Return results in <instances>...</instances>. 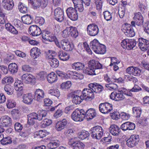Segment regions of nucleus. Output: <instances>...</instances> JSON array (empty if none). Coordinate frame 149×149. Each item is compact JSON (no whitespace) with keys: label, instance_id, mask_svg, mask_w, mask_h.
<instances>
[{"label":"nucleus","instance_id":"nucleus-1","mask_svg":"<svg viewBox=\"0 0 149 149\" xmlns=\"http://www.w3.org/2000/svg\"><path fill=\"white\" fill-rule=\"evenodd\" d=\"M88 86L89 88H85L83 90L82 95L84 98L86 97L85 98L90 100L94 99L95 94L100 93L103 88L102 85L96 83L90 84Z\"/></svg>","mask_w":149,"mask_h":149},{"label":"nucleus","instance_id":"nucleus-2","mask_svg":"<svg viewBox=\"0 0 149 149\" xmlns=\"http://www.w3.org/2000/svg\"><path fill=\"white\" fill-rule=\"evenodd\" d=\"M90 46L92 49L96 53L103 54L106 52L105 46L100 43L96 39L90 43Z\"/></svg>","mask_w":149,"mask_h":149},{"label":"nucleus","instance_id":"nucleus-3","mask_svg":"<svg viewBox=\"0 0 149 149\" xmlns=\"http://www.w3.org/2000/svg\"><path fill=\"white\" fill-rule=\"evenodd\" d=\"M91 131V137L93 139L98 140L101 138L103 134L102 128L99 126H96L92 128Z\"/></svg>","mask_w":149,"mask_h":149},{"label":"nucleus","instance_id":"nucleus-4","mask_svg":"<svg viewBox=\"0 0 149 149\" xmlns=\"http://www.w3.org/2000/svg\"><path fill=\"white\" fill-rule=\"evenodd\" d=\"M85 113L84 110L81 109L79 110L77 109L72 114V118L75 121H82L85 118Z\"/></svg>","mask_w":149,"mask_h":149},{"label":"nucleus","instance_id":"nucleus-5","mask_svg":"<svg viewBox=\"0 0 149 149\" xmlns=\"http://www.w3.org/2000/svg\"><path fill=\"white\" fill-rule=\"evenodd\" d=\"M136 42L134 39H126L123 40L121 43V45L124 49L130 50L136 46Z\"/></svg>","mask_w":149,"mask_h":149},{"label":"nucleus","instance_id":"nucleus-6","mask_svg":"<svg viewBox=\"0 0 149 149\" xmlns=\"http://www.w3.org/2000/svg\"><path fill=\"white\" fill-rule=\"evenodd\" d=\"M47 110H42L38 111V114L35 112L29 114L28 116L35 120H41L44 117L47 116Z\"/></svg>","mask_w":149,"mask_h":149},{"label":"nucleus","instance_id":"nucleus-7","mask_svg":"<svg viewBox=\"0 0 149 149\" xmlns=\"http://www.w3.org/2000/svg\"><path fill=\"white\" fill-rule=\"evenodd\" d=\"M78 91V90L72 91L68 95L69 97L72 98V102L76 104H79L82 100L85 99L82 95L79 96L77 94V92Z\"/></svg>","mask_w":149,"mask_h":149},{"label":"nucleus","instance_id":"nucleus-8","mask_svg":"<svg viewBox=\"0 0 149 149\" xmlns=\"http://www.w3.org/2000/svg\"><path fill=\"white\" fill-rule=\"evenodd\" d=\"M139 141V136L133 134L126 141L127 145L130 147H133L136 145Z\"/></svg>","mask_w":149,"mask_h":149},{"label":"nucleus","instance_id":"nucleus-9","mask_svg":"<svg viewBox=\"0 0 149 149\" xmlns=\"http://www.w3.org/2000/svg\"><path fill=\"white\" fill-rule=\"evenodd\" d=\"M66 12L68 17L72 20L76 21L77 19L78 15L75 8L69 7L67 9Z\"/></svg>","mask_w":149,"mask_h":149},{"label":"nucleus","instance_id":"nucleus-10","mask_svg":"<svg viewBox=\"0 0 149 149\" xmlns=\"http://www.w3.org/2000/svg\"><path fill=\"white\" fill-rule=\"evenodd\" d=\"M99 109L101 113L104 114L107 113L112 110V105L108 102L101 103L99 105Z\"/></svg>","mask_w":149,"mask_h":149},{"label":"nucleus","instance_id":"nucleus-11","mask_svg":"<svg viewBox=\"0 0 149 149\" xmlns=\"http://www.w3.org/2000/svg\"><path fill=\"white\" fill-rule=\"evenodd\" d=\"M87 31L88 34L91 36H95L99 33V29L95 24H90L88 26Z\"/></svg>","mask_w":149,"mask_h":149},{"label":"nucleus","instance_id":"nucleus-12","mask_svg":"<svg viewBox=\"0 0 149 149\" xmlns=\"http://www.w3.org/2000/svg\"><path fill=\"white\" fill-rule=\"evenodd\" d=\"M134 18L136 21H133L131 22V25H132L134 27H136V26H140L143 24V17L140 13L139 12L136 14Z\"/></svg>","mask_w":149,"mask_h":149},{"label":"nucleus","instance_id":"nucleus-13","mask_svg":"<svg viewBox=\"0 0 149 149\" xmlns=\"http://www.w3.org/2000/svg\"><path fill=\"white\" fill-rule=\"evenodd\" d=\"M60 43L62 48L66 51H71L74 48V45L71 44L68 40L67 39L61 40Z\"/></svg>","mask_w":149,"mask_h":149},{"label":"nucleus","instance_id":"nucleus-14","mask_svg":"<svg viewBox=\"0 0 149 149\" xmlns=\"http://www.w3.org/2000/svg\"><path fill=\"white\" fill-rule=\"evenodd\" d=\"M63 11L60 8L58 7L54 10V18L59 22H62L64 19Z\"/></svg>","mask_w":149,"mask_h":149},{"label":"nucleus","instance_id":"nucleus-15","mask_svg":"<svg viewBox=\"0 0 149 149\" xmlns=\"http://www.w3.org/2000/svg\"><path fill=\"white\" fill-rule=\"evenodd\" d=\"M29 31L30 34L32 36H37L40 35L42 33L40 28L36 25L30 26Z\"/></svg>","mask_w":149,"mask_h":149},{"label":"nucleus","instance_id":"nucleus-16","mask_svg":"<svg viewBox=\"0 0 149 149\" xmlns=\"http://www.w3.org/2000/svg\"><path fill=\"white\" fill-rule=\"evenodd\" d=\"M134 27L132 25L129 26H125L122 30L125 35L128 36L132 37L135 35V33L134 31Z\"/></svg>","mask_w":149,"mask_h":149},{"label":"nucleus","instance_id":"nucleus-17","mask_svg":"<svg viewBox=\"0 0 149 149\" xmlns=\"http://www.w3.org/2000/svg\"><path fill=\"white\" fill-rule=\"evenodd\" d=\"M139 46L143 51L147 50L149 47V40L140 38L139 39Z\"/></svg>","mask_w":149,"mask_h":149},{"label":"nucleus","instance_id":"nucleus-18","mask_svg":"<svg viewBox=\"0 0 149 149\" xmlns=\"http://www.w3.org/2000/svg\"><path fill=\"white\" fill-rule=\"evenodd\" d=\"M2 3L3 8L8 10H12L14 5L13 0H3Z\"/></svg>","mask_w":149,"mask_h":149},{"label":"nucleus","instance_id":"nucleus-19","mask_svg":"<svg viewBox=\"0 0 149 149\" xmlns=\"http://www.w3.org/2000/svg\"><path fill=\"white\" fill-rule=\"evenodd\" d=\"M67 121L66 119H63L58 122L56 124V129L58 131H60L64 129L67 124Z\"/></svg>","mask_w":149,"mask_h":149},{"label":"nucleus","instance_id":"nucleus-20","mask_svg":"<svg viewBox=\"0 0 149 149\" xmlns=\"http://www.w3.org/2000/svg\"><path fill=\"white\" fill-rule=\"evenodd\" d=\"M22 79L23 81L26 83H33L35 81V77L30 74H24L22 77Z\"/></svg>","mask_w":149,"mask_h":149},{"label":"nucleus","instance_id":"nucleus-21","mask_svg":"<svg viewBox=\"0 0 149 149\" xmlns=\"http://www.w3.org/2000/svg\"><path fill=\"white\" fill-rule=\"evenodd\" d=\"M135 125L134 123L130 122L124 123L120 127L124 131L133 130L135 129Z\"/></svg>","mask_w":149,"mask_h":149},{"label":"nucleus","instance_id":"nucleus-22","mask_svg":"<svg viewBox=\"0 0 149 149\" xmlns=\"http://www.w3.org/2000/svg\"><path fill=\"white\" fill-rule=\"evenodd\" d=\"M85 113L84 115L85 116V118L87 120L92 119L96 115L95 110L92 108L88 109L86 112L85 111Z\"/></svg>","mask_w":149,"mask_h":149},{"label":"nucleus","instance_id":"nucleus-23","mask_svg":"<svg viewBox=\"0 0 149 149\" xmlns=\"http://www.w3.org/2000/svg\"><path fill=\"white\" fill-rule=\"evenodd\" d=\"M44 92L43 90L40 89H37L35 93V98L38 101H41L44 98Z\"/></svg>","mask_w":149,"mask_h":149},{"label":"nucleus","instance_id":"nucleus-24","mask_svg":"<svg viewBox=\"0 0 149 149\" xmlns=\"http://www.w3.org/2000/svg\"><path fill=\"white\" fill-rule=\"evenodd\" d=\"M88 65L90 67H92L94 70L102 68V65L98 61L95 60H91L88 62Z\"/></svg>","mask_w":149,"mask_h":149},{"label":"nucleus","instance_id":"nucleus-25","mask_svg":"<svg viewBox=\"0 0 149 149\" xmlns=\"http://www.w3.org/2000/svg\"><path fill=\"white\" fill-rule=\"evenodd\" d=\"M109 130L110 133L114 136L118 135L120 132V129L115 125H111L109 128Z\"/></svg>","mask_w":149,"mask_h":149},{"label":"nucleus","instance_id":"nucleus-26","mask_svg":"<svg viewBox=\"0 0 149 149\" xmlns=\"http://www.w3.org/2000/svg\"><path fill=\"white\" fill-rule=\"evenodd\" d=\"M40 51L38 48L33 47L30 50V55L34 59L37 58L40 56L41 54Z\"/></svg>","mask_w":149,"mask_h":149},{"label":"nucleus","instance_id":"nucleus-27","mask_svg":"<svg viewBox=\"0 0 149 149\" xmlns=\"http://www.w3.org/2000/svg\"><path fill=\"white\" fill-rule=\"evenodd\" d=\"M12 123V120L8 116H3L1 124L3 127L10 126Z\"/></svg>","mask_w":149,"mask_h":149},{"label":"nucleus","instance_id":"nucleus-28","mask_svg":"<svg viewBox=\"0 0 149 149\" xmlns=\"http://www.w3.org/2000/svg\"><path fill=\"white\" fill-rule=\"evenodd\" d=\"M23 101L27 104H30L32 102L33 97L31 93L24 94L23 96Z\"/></svg>","mask_w":149,"mask_h":149},{"label":"nucleus","instance_id":"nucleus-29","mask_svg":"<svg viewBox=\"0 0 149 149\" xmlns=\"http://www.w3.org/2000/svg\"><path fill=\"white\" fill-rule=\"evenodd\" d=\"M14 86L15 90L17 91H20V95H22L23 93L22 91L23 89L24 86L23 83L20 81L18 80L15 83Z\"/></svg>","mask_w":149,"mask_h":149},{"label":"nucleus","instance_id":"nucleus-30","mask_svg":"<svg viewBox=\"0 0 149 149\" xmlns=\"http://www.w3.org/2000/svg\"><path fill=\"white\" fill-rule=\"evenodd\" d=\"M21 19L22 22L24 24H31L33 20V17L28 14L22 17Z\"/></svg>","mask_w":149,"mask_h":149},{"label":"nucleus","instance_id":"nucleus-31","mask_svg":"<svg viewBox=\"0 0 149 149\" xmlns=\"http://www.w3.org/2000/svg\"><path fill=\"white\" fill-rule=\"evenodd\" d=\"M57 74L55 73L54 72H52L49 74L47 77V80L48 82L50 83H52L57 80Z\"/></svg>","mask_w":149,"mask_h":149},{"label":"nucleus","instance_id":"nucleus-32","mask_svg":"<svg viewBox=\"0 0 149 149\" xmlns=\"http://www.w3.org/2000/svg\"><path fill=\"white\" fill-rule=\"evenodd\" d=\"M58 56L60 59L62 61H66L69 58V56L67 54L62 51L58 52Z\"/></svg>","mask_w":149,"mask_h":149},{"label":"nucleus","instance_id":"nucleus-33","mask_svg":"<svg viewBox=\"0 0 149 149\" xmlns=\"http://www.w3.org/2000/svg\"><path fill=\"white\" fill-rule=\"evenodd\" d=\"M88 67H85L84 70V73L90 75H95L96 73L95 70L92 67H90L88 63Z\"/></svg>","mask_w":149,"mask_h":149},{"label":"nucleus","instance_id":"nucleus-34","mask_svg":"<svg viewBox=\"0 0 149 149\" xmlns=\"http://www.w3.org/2000/svg\"><path fill=\"white\" fill-rule=\"evenodd\" d=\"M6 29L7 31H8L14 34H16L18 33L17 31L14 27L9 23L5 24Z\"/></svg>","mask_w":149,"mask_h":149},{"label":"nucleus","instance_id":"nucleus-35","mask_svg":"<svg viewBox=\"0 0 149 149\" xmlns=\"http://www.w3.org/2000/svg\"><path fill=\"white\" fill-rule=\"evenodd\" d=\"M60 145V143L58 140L53 141L50 142L47 144V146L49 148L51 149H54Z\"/></svg>","mask_w":149,"mask_h":149},{"label":"nucleus","instance_id":"nucleus-36","mask_svg":"<svg viewBox=\"0 0 149 149\" xmlns=\"http://www.w3.org/2000/svg\"><path fill=\"white\" fill-rule=\"evenodd\" d=\"M133 116L137 118L140 117L141 113V110L139 107H134L132 108Z\"/></svg>","mask_w":149,"mask_h":149},{"label":"nucleus","instance_id":"nucleus-37","mask_svg":"<svg viewBox=\"0 0 149 149\" xmlns=\"http://www.w3.org/2000/svg\"><path fill=\"white\" fill-rule=\"evenodd\" d=\"M9 71L12 73H14L17 72L18 67L17 65L15 63H12L8 65Z\"/></svg>","mask_w":149,"mask_h":149},{"label":"nucleus","instance_id":"nucleus-38","mask_svg":"<svg viewBox=\"0 0 149 149\" xmlns=\"http://www.w3.org/2000/svg\"><path fill=\"white\" fill-rule=\"evenodd\" d=\"M84 67L83 63L79 62L74 63L72 65V68L77 70H81Z\"/></svg>","mask_w":149,"mask_h":149},{"label":"nucleus","instance_id":"nucleus-39","mask_svg":"<svg viewBox=\"0 0 149 149\" xmlns=\"http://www.w3.org/2000/svg\"><path fill=\"white\" fill-rule=\"evenodd\" d=\"M11 114L13 118L15 119L19 118L20 115L19 111L16 109H13L12 110Z\"/></svg>","mask_w":149,"mask_h":149},{"label":"nucleus","instance_id":"nucleus-40","mask_svg":"<svg viewBox=\"0 0 149 149\" xmlns=\"http://www.w3.org/2000/svg\"><path fill=\"white\" fill-rule=\"evenodd\" d=\"M78 142L72 143L73 149H83L84 147V144L81 142Z\"/></svg>","mask_w":149,"mask_h":149},{"label":"nucleus","instance_id":"nucleus-41","mask_svg":"<svg viewBox=\"0 0 149 149\" xmlns=\"http://www.w3.org/2000/svg\"><path fill=\"white\" fill-rule=\"evenodd\" d=\"M70 32L71 34L70 35L71 36L73 37H77L79 35L78 32L77 28L71 26L70 27Z\"/></svg>","mask_w":149,"mask_h":149},{"label":"nucleus","instance_id":"nucleus-42","mask_svg":"<svg viewBox=\"0 0 149 149\" xmlns=\"http://www.w3.org/2000/svg\"><path fill=\"white\" fill-rule=\"evenodd\" d=\"M13 81V78L12 77H5L2 80V83L4 84L8 85L12 83Z\"/></svg>","mask_w":149,"mask_h":149},{"label":"nucleus","instance_id":"nucleus-43","mask_svg":"<svg viewBox=\"0 0 149 149\" xmlns=\"http://www.w3.org/2000/svg\"><path fill=\"white\" fill-rule=\"evenodd\" d=\"M124 78L126 81H132L134 83H136L138 81V79L136 77L131 75H125Z\"/></svg>","mask_w":149,"mask_h":149},{"label":"nucleus","instance_id":"nucleus-44","mask_svg":"<svg viewBox=\"0 0 149 149\" xmlns=\"http://www.w3.org/2000/svg\"><path fill=\"white\" fill-rule=\"evenodd\" d=\"M49 63L51 66L53 68L58 67L59 65V61L55 58L52 59Z\"/></svg>","mask_w":149,"mask_h":149},{"label":"nucleus","instance_id":"nucleus-45","mask_svg":"<svg viewBox=\"0 0 149 149\" xmlns=\"http://www.w3.org/2000/svg\"><path fill=\"white\" fill-rule=\"evenodd\" d=\"M16 105V102L13 100L8 99L6 106L7 108L9 109H12L15 107Z\"/></svg>","mask_w":149,"mask_h":149},{"label":"nucleus","instance_id":"nucleus-46","mask_svg":"<svg viewBox=\"0 0 149 149\" xmlns=\"http://www.w3.org/2000/svg\"><path fill=\"white\" fill-rule=\"evenodd\" d=\"M48 93L57 97H59L60 95V92L57 89H50L48 91Z\"/></svg>","mask_w":149,"mask_h":149},{"label":"nucleus","instance_id":"nucleus-47","mask_svg":"<svg viewBox=\"0 0 149 149\" xmlns=\"http://www.w3.org/2000/svg\"><path fill=\"white\" fill-rule=\"evenodd\" d=\"M70 27H67L63 31L62 34V36L63 37L67 38L70 35Z\"/></svg>","mask_w":149,"mask_h":149},{"label":"nucleus","instance_id":"nucleus-48","mask_svg":"<svg viewBox=\"0 0 149 149\" xmlns=\"http://www.w3.org/2000/svg\"><path fill=\"white\" fill-rule=\"evenodd\" d=\"M89 135V133L87 131L82 132L79 134V138L81 139L84 140L88 137Z\"/></svg>","mask_w":149,"mask_h":149},{"label":"nucleus","instance_id":"nucleus-49","mask_svg":"<svg viewBox=\"0 0 149 149\" xmlns=\"http://www.w3.org/2000/svg\"><path fill=\"white\" fill-rule=\"evenodd\" d=\"M18 8L20 12L21 13H25L28 12L27 7L23 5L21 3H19Z\"/></svg>","mask_w":149,"mask_h":149},{"label":"nucleus","instance_id":"nucleus-50","mask_svg":"<svg viewBox=\"0 0 149 149\" xmlns=\"http://www.w3.org/2000/svg\"><path fill=\"white\" fill-rule=\"evenodd\" d=\"M42 34V38L45 40H46L48 39L49 38V37L51 35V33L47 30L43 31Z\"/></svg>","mask_w":149,"mask_h":149},{"label":"nucleus","instance_id":"nucleus-51","mask_svg":"<svg viewBox=\"0 0 149 149\" xmlns=\"http://www.w3.org/2000/svg\"><path fill=\"white\" fill-rule=\"evenodd\" d=\"M71 85L70 81H68L62 83L61 84V88L62 89H67L69 88Z\"/></svg>","mask_w":149,"mask_h":149},{"label":"nucleus","instance_id":"nucleus-52","mask_svg":"<svg viewBox=\"0 0 149 149\" xmlns=\"http://www.w3.org/2000/svg\"><path fill=\"white\" fill-rule=\"evenodd\" d=\"M103 15L104 16V19L107 21L111 20L112 17L111 14L108 11H104Z\"/></svg>","mask_w":149,"mask_h":149},{"label":"nucleus","instance_id":"nucleus-53","mask_svg":"<svg viewBox=\"0 0 149 149\" xmlns=\"http://www.w3.org/2000/svg\"><path fill=\"white\" fill-rule=\"evenodd\" d=\"M12 142L11 138L10 137L8 136L3 138V140L1 141V144L5 145L9 144Z\"/></svg>","mask_w":149,"mask_h":149},{"label":"nucleus","instance_id":"nucleus-54","mask_svg":"<svg viewBox=\"0 0 149 149\" xmlns=\"http://www.w3.org/2000/svg\"><path fill=\"white\" fill-rule=\"evenodd\" d=\"M40 0H30L29 3L35 7H39Z\"/></svg>","mask_w":149,"mask_h":149},{"label":"nucleus","instance_id":"nucleus-55","mask_svg":"<svg viewBox=\"0 0 149 149\" xmlns=\"http://www.w3.org/2000/svg\"><path fill=\"white\" fill-rule=\"evenodd\" d=\"M57 75L59 77L62 79H67L68 75L67 74L62 71H57Z\"/></svg>","mask_w":149,"mask_h":149},{"label":"nucleus","instance_id":"nucleus-56","mask_svg":"<svg viewBox=\"0 0 149 149\" xmlns=\"http://www.w3.org/2000/svg\"><path fill=\"white\" fill-rule=\"evenodd\" d=\"M132 75L134 76H139L142 73L141 70L138 68L134 67Z\"/></svg>","mask_w":149,"mask_h":149},{"label":"nucleus","instance_id":"nucleus-57","mask_svg":"<svg viewBox=\"0 0 149 149\" xmlns=\"http://www.w3.org/2000/svg\"><path fill=\"white\" fill-rule=\"evenodd\" d=\"M52 123V120L46 118L42 121V125L43 127H45L47 126L50 125Z\"/></svg>","mask_w":149,"mask_h":149},{"label":"nucleus","instance_id":"nucleus-58","mask_svg":"<svg viewBox=\"0 0 149 149\" xmlns=\"http://www.w3.org/2000/svg\"><path fill=\"white\" fill-rule=\"evenodd\" d=\"M110 116L113 119L117 120L120 117V114L117 111H114L112 113H111Z\"/></svg>","mask_w":149,"mask_h":149},{"label":"nucleus","instance_id":"nucleus-59","mask_svg":"<svg viewBox=\"0 0 149 149\" xmlns=\"http://www.w3.org/2000/svg\"><path fill=\"white\" fill-rule=\"evenodd\" d=\"M116 101H120L124 100L125 98L123 94V93H116Z\"/></svg>","mask_w":149,"mask_h":149},{"label":"nucleus","instance_id":"nucleus-60","mask_svg":"<svg viewBox=\"0 0 149 149\" xmlns=\"http://www.w3.org/2000/svg\"><path fill=\"white\" fill-rule=\"evenodd\" d=\"M15 130L18 132H20L23 128L22 125L20 123H16L14 125Z\"/></svg>","mask_w":149,"mask_h":149},{"label":"nucleus","instance_id":"nucleus-61","mask_svg":"<svg viewBox=\"0 0 149 149\" xmlns=\"http://www.w3.org/2000/svg\"><path fill=\"white\" fill-rule=\"evenodd\" d=\"M74 132L71 129H70L66 130L65 132V134L66 136L71 138L73 135Z\"/></svg>","mask_w":149,"mask_h":149},{"label":"nucleus","instance_id":"nucleus-62","mask_svg":"<svg viewBox=\"0 0 149 149\" xmlns=\"http://www.w3.org/2000/svg\"><path fill=\"white\" fill-rule=\"evenodd\" d=\"M121 118L123 120H128L130 117V114L125 112H122L120 114Z\"/></svg>","mask_w":149,"mask_h":149},{"label":"nucleus","instance_id":"nucleus-63","mask_svg":"<svg viewBox=\"0 0 149 149\" xmlns=\"http://www.w3.org/2000/svg\"><path fill=\"white\" fill-rule=\"evenodd\" d=\"M48 3V0H40L39 7L43 8H45Z\"/></svg>","mask_w":149,"mask_h":149},{"label":"nucleus","instance_id":"nucleus-64","mask_svg":"<svg viewBox=\"0 0 149 149\" xmlns=\"http://www.w3.org/2000/svg\"><path fill=\"white\" fill-rule=\"evenodd\" d=\"M144 31L149 34V22H147L143 24Z\"/></svg>","mask_w":149,"mask_h":149}]
</instances>
